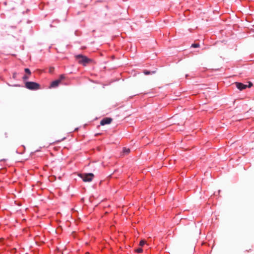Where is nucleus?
<instances>
[{
	"instance_id": "9d476101",
	"label": "nucleus",
	"mask_w": 254,
	"mask_h": 254,
	"mask_svg": "<svg viewBox=\"0 0 254 254\" xmlns=\"http://www.w3.org/2000/svg\"><path fill=\"white\" fill-rule=\"evenodd\" d=\"M24 70L28 74H29V75L31 74V71H30V70H29V68H25Z\"/></svg>"
},
{
	"instance_id": "ddd939ff",
	"label": "nucleus",
	"mask_w": 254,
	"mask_h": 254,
	"mask_svg": "<svg viewBox=\"0 0 254 254\" xmlns=\"http://www.w3.org/2000/svg\"><path fill=\"white\" fill-rule=\"evenodd\" d=\"M145 243V242L144 241L142 240L140 242L139 245L141 246H143L144 245Z\"/></svg>"
},
{
	"instance_id": "a211bd4d",
	"label": "nucleus",
	"mask_w": 254,
	"mask_h": 254,
	"mask_svg": "<svg viewBox=\"0 0 254 254\" xmlns=\"http://www.w3.org/2000/svg\"><path fill=\"white\" fill-rule=\"evenodd\" d=\"M6 134H6V133L5 132V137H7Z\"/></svg>"
},
{
	"instance_id": "39448f33",
	"label": "nucleus",
	"mask_w": 254,
	"mask_h": 254,
	"mask_svg": "<svg viewBox=\"0 0 254 254\" xmlns=\"http://www.w3.org/2000/svg\"><path fill=\"white\" fill-rule=\"evenodd\" d=\"M235 84L236 85L237 88L240 89V90H242L243 89H246L248 86L247 85L244 84L240 82H236Z\"/></svg>"
},
{
	"instance_id": "1a4fd4ad",
	"label": "nucleus",
	"mask_w": 254,
	"mask_h": 254,
	"mask_svg": "<svg viewBox=\"0 0 254 254\" xmlns=\"http://www.w3.org/2000/svg\"><path fill=\"white\" fill-rule=\"evenodd\" d=\"M64 78H65L64 75V74H61V75H60V76L59 77V79H58V80H60V82H61V81Z\"/></svg>"
},
{
	"instance_id": "f03ea898",
	"label": "nucleus",
	"mask_w": 254,
	"mask_h": 254,
	"mask_svg": "<svg viewBox=\"0 0 254 254\" xmlns=\"http://www.w3.org/2000/svg\"><path fill=\"white\" fill-rule=\"evenodd\" d=\"M79 176L84 182H90L94 177V175L93 173H85L80 174Z\"/></svg>"
},
{
	"instance_id": "423d86ee",
	"label": "nucleus",
	"mask_w": 254,
	"mask_h": 254,
	"mask_svg": "<svg viewBox=\"0 0 254 254\" xmlns=\"http://www.w3.org/2000/svg\"><path fill=\"white\" fill-rule=\"evenodd\" d=\"M61 83L60 80H56L51 83L50 87L51 88H55L58 86L59 84Z\"/></svg>"
},
{
	"instance_id": "f3484780",
	"label": "nucleus",
	"mask_w": 254,
	"mask_h": 254,
	"mask_svg": "<svg viewBox=\"0 0 254 254\" xmlns=\"http://www.w3.org/2000/svg\"><path fill=\"white\" fill-rule=\"evenodd\" d=\"M15 75H16V74H15V73H14V74H13V77H14V78H15Z\"/></svg>"
},
{
	"instance_id": "4468645a",
	"label": "nucleus",
	"mask_w": 254,
	"mask_h": 254,
	"mask_svg": "<svg viewBox=\"0 0 254 254\" xmlns=\"http://www.w3.org/2000/svg\"><path fill=\"white\" fill-rule=\"evenodd\" d=\"M29 78V77L27 75H24L23 77V79L24 80H27Z\"/></svg>"
},
{
	"instance_id": "f8f14e48",
	"label": "nucleus",
	"mask_w": 254,
	"mask_h": 254,
	"mask_svg": "<svg viewBox=\"0 0 254 254\" xmlns=\"http://www.w3.org/2000/svg\"><path fill=\"white\" fill-rule=\"evenodd\" d=\"M136 252L137 253H141L142 252V249L141 248H138V249L136 250Z\"/></svg>"
},
{
	"instance_id": "0eeeda50",
	"label": "nucleus",
	"mask_w": 254,
	"mask_h": 254,
	"mask_svg": "<svg viewBox=\"0 0 254 254\" xmlns=\"http://www.w3.org/2000/svg\"><path fill=\"white\" fill-rule=\"evenodd\" d=\"M123 152L124 154H128L130 152V149L124 147L123 148Z\"/></svg>"
},
{
	"instance_id": "2eb2a0df",
	"label": "nucleus",
	"mask_w": 254,
	"mask_h": 254,
	"mask_svg": "<svg viewBox=\"0 0 254 254\" xmlns=\"http://www.w3.org/2000/svg\"><path fill=\"white\" fill-rule=\"evenodd\" d=\"M54 69V67L50 68V69H49L50 72L52 73Z\"/></svg>"
},
{
	"instance_id": "6ab92c4d",
	"label": "nucleus",
	"mask_w": 254,
	"mask_h": 254,
	"mask_svg": "<svg viewBox=\"0 0 254 254\" xmlns=\"http://www.w3.org/2000/svg\"><path fill=\"white\" fill-rule=\"evenodd\" d=\"M152 73H155V71H152Z\"/></svg>"
},
{
	"instance_id": "dca6fc26",
	"label": "nucleus",
	"mask_w": 254,
	"mask_h": 254,
	"mask_svg": "<svg viewBox=\"0 0 254 254\" xmlns=\"http://www.w3.org/2000/svg\"><path fill=\"white\" fill-rule=\"evenodd\" d=\"M253 85V83L252 82H250L248 87H251Z\"/></svg>"
},
{
	"instance_id": "20e7f679",
	"label": "nucleus",
	"mask_w": 254,
	"mask_h": 254,
	"mask_svg": "<svg viewBox=\"0 0 254 254\" xmlns=\"http://www.w3.org/2000/svg\"><path fill=\"white\" fill-rule=\"evenodd\" d=\"M113 121V119L110 118H105L102 120L100 122L101 126H104L107 124H110Z\"/></svg>"
},
{
	"instance_id": "7ed1b4c3",
	"label": "nucleus",
	"mask_w": 254,
	"mask_h": 254,
	"mask_svg": "<svg viewBox=\"0 0 254 254\" xmlns=\"http://www.w3.org/2000/svg\"><path fill=\"white\" fill-rule=\"evenodd\" d=\"M25 87L30 90H37L40 88V85L36 82L28 81L25 83Z\"/></svg>"
},
{
	"instance_id": "f257e3e1",
	"label": "nucleus",
	"mask_w": 254,
	"mask_h": 254,
	"mask_svg": "<svg viewBox=\"0 0 254 254\" xmlns=\"http://www.w3.org/2000/svg\"><path fill=\"white\" fill-rule=\"evenodd\" d=\"M76 60L78 63L83 66H86L87 64L91 63L92 60L91 59L87 58L86 56L82 55H78L75 56Z\"/></svg>"
},
{
	"instance_id": "aec40b11",
	"label": "nucleus",
	"mask_w": 254,
	"mask_h": 254,
	"mask_svg": "<svg viewBox=\"0 0 254 254\" xmlns=\"http://www.w3.org/2000/svg\"><path fill=\"white\" fill-rule=\"evenodd\" d=\"M4 4H5V5H6V2H4Z\"/></svg>"
},
{
	"instance_id": "9b49d317",
	"label": "nucleus",
	"mask_w": 254,
	"mask_h": 254,
	"mask_svg": "<svg viewBox=\"0 0 254 254\" xmlns=\"http://www.w3.org/2000/svg\"><path fill=\"white\" fill-rule=\"evenodd\" d=\"M143 73L145 74V75H148L149 74L151 73V72L149 71H148V70H144L143 71Z\"/></svg>"
},
{
	"instance_id": "6e6552de",
	"label": "nucleus",
	"mask_w": 254,
	"mask_h": 254,
	"mask_svg": "<svg viewBox=\"0 0 254 254\" xmlns=\"http://www.w3.org/2000/svg\"><path fill=\"white\" fill-rule=\"evenodd\" d=\"M199 46H200L199 44H196V43L192 44L191 46V47L192 48H198V47H199Z\"/></svg>"
}]
</instances>
